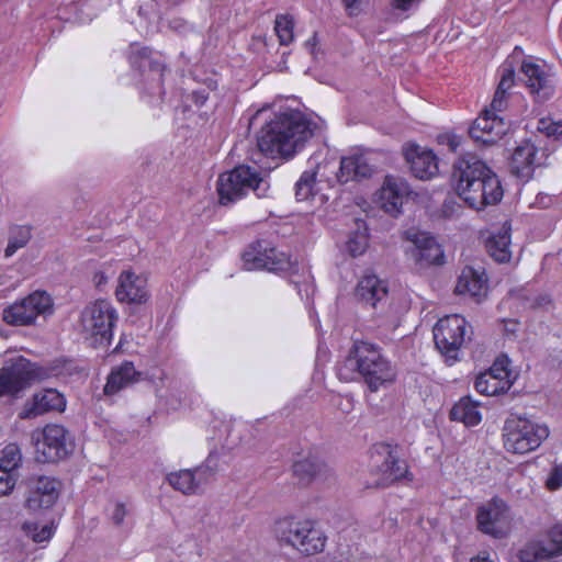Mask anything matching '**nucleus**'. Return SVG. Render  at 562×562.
<instances>
[{
  "instance_id": "28",
  "label": "nucleus",
  "mask_w": 562,
  "mask_h": 562,
  "mask_svg": "<svg viewBox=\"0 0 562 562\" xmlns=\"http://www.w3.org/2000/svg\"><path fill=\"white\" fill-rule=\"evenodd\" d=\"M373 169L364 156L352 155L341 158L337 178L339 182L347 183L370 178Z\"/></svg>"
},
{
  "instance_id": "20",
  "label": "nucleus",
  "mask_w": 562,
  "mask_h": 562,
  "mask_svg": "<svg viewBox=\"0 0 562 562\" xmlns=\"http://www.w3.org/2000/svg\"><path fill=\"white\" fill-rule=\"evenodd\" d=\"M409 193V186L404 179L387 176L379 194L381 207L386 213L396 216L402 212V206Z\"/></svg>"
},
{
  "instance_id": "14",
  "label": "nucleus",
  "mask_w": 562,
  "mask_h": 562,
  "mask_svg": "<svg viewBox=\"0 0 562 562\" xmlns=\"http://www.w3.org/2000/svg\"><path fill=\"white\" fill-rule=\"evenodd\" d=\"M52 307L50 296L45 292L35 291L4 308L3 321L13 326L31 325L37 316L52 313Z\"/></svg>"
},
{
  "instance_id": "41",
  "label": "nucleus",
  "mask_w": 562,
  "mask_h": 562,
  "mask_svg": "<svg viewBox=\"0 0 562 562\" xmlns=\"http://www.w3.org/2000/svg\"><path fill=\"white\" fill-rule=\"evenodd\" d=\"M368 247V236L366 234H356L347 241V249L352 257L362 255Z\"/></svg>"
},
{
  "instance_id": "24",
  "label": "nucleus",
  "mask_w": 562,
  "mask_h": 562,
  "mask_svg": "<svg viewBox=\"0 0 562 562\" xmlns=\"http://www.w3.org/2000/svg\"><path fill=\"white\" fill-rule=\"evenodd\" d=\"M213 472L206 467L191 470H180L167 475V481L177 491L183 494H195L210 482Z\"/></svg>"
},
{
  "instance_id": "17",
  "label": "nucleus",
  "mask_w": 562,
  "mask_h": 562,
  "mask_svg": "<svg viewBox=\"0 0 562 562\" xmlns=\"http://www.w3.org/2000/svg\"><path fill=\"white\" fill-rule=\"evenodd\" d=\"M546 159L544 149L537 147L530 140H525L510 155L509 168L515 176L529 179L535 168L544 165Z\"/></svg>"
},
{
  "instance_id": "40",
  "label": "nucleus",
  "mask_w": 562,
  "mask_h": 562,
  "mask_svg": "<svg viewBox=\"0 0 562 562\" xmlns=\"http://www.w3.org/2000/svg\"><path fill=\"white\" fill-rule=\"evenodd\" d=\"M537 130L549 137L562 136V121H553L548 117L540 119L537 124Z\"/></svg>"
},
{
  "instance_id": "30",
  "label": "nucleus",
  "mask_w": 562,
  "mask_h": 562,
  "mask_svg": "<svg viewBox=\"0 0 562 562\" xmlns=\"http://www.w3.org/2000/svg\"><path fill=\"white\" fill-rule=\"evenodd\" d=\"M469 135L477 147L492 145V104L485 105L469 127Z\"/></svg>"
},
{
  "instance_id": "44",
  "label": "nucleus",
  "mask_w": 562,
  "mask_h": 562,
  "mask_svg": "<svg viewBox=\"0 0 562 562\" xmlns=\"http://www.w3.org/2000/svg\"><path fill=\"white\" fill-rule=\"evenodd\" d=\"M15 476L13 472L0 470V496H5L13 490Z\"/></svg>"
},
{
  "instance_id": "19",
  "label": "nucleus",
  "mask_w": 562,
  "mask_h": 562,
  "mask_svg": "<svg viewBox=\"0 0 562 562\" xmlns=\"http://www.w3.org/2000/svg\"><path fill=\"white\" fill-rule=\"evenodd\" d=\"M115 296L119 302L128 304H143L149 299L147 280L131 270L120 273Z\"/></svg>"
},
{
  "instance_id": "34",
  "label": "nucleus",
  "mask_w": 562,
  "mask_h": 562,
  "mask_svg": "<svg viewBox=\"0 0 562 562\" xmlns=\"http://www.w3.org/2000/svg\"><path fill=\"white\" fill-rule=\"evenodd\" d=\"M32 237V227L27 225H15L10 228L9 243L4 249L7 258L13 256L18 249L27 245Z\"/></svg>"
},
{
  "instance_id": "1",
  "label": "nucleus",
  "mask_w": 562,
  "mask_h": 562,
  "mask_svg": "<svg viewBox=\"0 0 562 562\" xmlns=\"http://www.w3.org/2000/svg\"><path fill=\"white\" fill-rule=\"evenodd\" d=\"M314 127L299 111L281 113L260 130L258 148L271 158H291L313 136Z\"/></svg>"
},
{
  "instance_id": "38",
  "label": "nucleus",
  "mask_w": 562,
  "mask_h": 562,
  "mask_svg": "<svg viewBox=\"0 0 562 562\" xmlns=\"http://www.w3.org/2000/svg\"><path fill=\"white\" fill-rule=\"evenodd\" d=\"M321 470L318 462L310 459L299 460L293 464V472L302 482H310Z\"/></svg>"
},
{
  "instance_id": "46",
  "label": "nucleus",
  "mask_w": 562,
  "mask_h": 562,
  "mask_svg": "<svg viewBox=\"0 0 562 562\" xmlns=\"http://www.w3.org/2000/svg\"><path fill=\"white\" fill-rule=\"evenodd\" d=\"M487 375L492 376V367L480 373L474 381V389L483 395H490L487 392L490 387V380L486 378Z\"/></svg>"
},
{
  "instance_id": "36",
  "label": "nucleus",
  "mask_w": 562,
  "mask_h": 562,
  "mask_svg": "<svg viewBox=\"0 0 562 562\" xmlns=\"http://www.w3.org/2000/svg\"><path fill=\"white\" fill-rule=\"evenodd\" d=\"M293 18L286 14L277 15L274 31L281 45H289L293 41Z\"/></svg>"
},
{
  "instance_id": "16",
  "label": "nucleus",
  "mask_w": 562,
  "mask_h": 562,
  "mask_svg": "<svg viewBox=\"0 0 562 562\" xmlns=\"http://www.w3.org/2000/svg\"><path fill=\"white\" fill-rule=\"evenodd\" d=\"M371 459L373 465L376 467L381 473V477L374 482L376 486L401 480L408 473L406 461L400 459L387 443L376 446Z\"/></svg>"
},
{
  "instance_id": "9",
  "label": "nucleus",
  "mask_w": 562,
  "mask_h": 562,
  "mask_svg": "<svg viewBox=\"0 0 562 562\" xmlns=\"http://www.w3.org/2000/svg\"><path fill=\"white\" fill-rule=\"evenodd\" d=\"M465 331L467 321L459 314L447 315L434 326L432 335L436 348L449 366L459 360V351L464 344Z\"/></svg>"
},
{
  "instance_id": "51",
  "label": "nucleus",
  "mask_w": 562,
  "mask_h": 562,
  "mask_svg": "<svg viewBox=\"0 0 562 562\" xmlns=\"http://www.w3.org/2000/svg\"><path fill=\"white\" fill-rule=\"evenodd\" d=\"M420 0H393L395 9L406 11L417 4Z\"/></svg>"
},
{
  "instance_id": "59",
  "label": "nucleus",
  "mask_w": 562,
  "mask_h": 562,
  "mask_svg": "<svg viewBox=\"0 0 562 562\" xmlns=\"http://www.w3.org/2000/svg\"><path fill=\"white\" fill-rule=\"evenodd\" d=\"M490 243H492V236H488V237H486V239H485V244H486V247H487V248L490 247Z\"/></svg>"
},
{
  "instance_id": "7",
  "label": "nucleus",
  "mask_w": 562,
  "mask_h": 562,
  "mask_svg": "<svg viewBox=\"0 0 562 562\" xmlns=\"http://www.w3.org/2000/svg\"><path fill=\"white\" fill-rule=\"evenodd\" d=\"M549 434L546 425L510 414L504 423L502 438L506 451L525 454L537 450Z\"/></svg>"
},
{
  "instance_id": "56",
  "label": "nucleus",
  "mask_w": 562,
  "mask_h": 562,
  "mask_svg": "<svg viewBox=\"0 0 562 562\" xmlns=\"http://www.w3.org/2000/svg\"><path fill=\"white\" fill-rule=\"evenodd\" d=\"M350 14H353V7L357 4L359 0H342Z\"/></svg>"
},
{
  "instance_id": "8",
  "label": "nucleus",
  "mask_w": 562,
  "mask_h": 562,
  "mask_svg": "<svg viewBox=\"0 0 562 562\" xmlns=\"http://www.w3.org/2000/svg\"><path fill=\"white\" fill-rule=\"evenodd\" d=\"M117 319L119 314L111 302L97 300L88 304L81 312V331L85 338L92 339L94 345L109 346Z\"/></svg>"
},
{
  "instance_id": "26",
  "label": "nucleus",
  "mask_w": 562,
  "mask_h": 562,
  "mask_svg": "<svg viewBox=\"0 0 562 562\" xmlns=\"http://www.w3.org/2000/svg\"><path fill=\"white\" fill-rule=\"evenodd\" d=\"M142 373L135 370L133 362L124 361L112 369L104 385V393L113 395L121 390L138 382Z\"/></svg>"
},
{
  "instance_id": "52",
  "label": "nucleus",
  "mask_w": 562,
  "mask_h": 562,
  "mask_svg": "<svg viewBox=\"0 0 562 562\" xmlns=\"http://www.w3.org/2000/svg\"><path fill=\"white\" fill-rule=\"evenodd\" d=\"M447 139H448L447 144L452 151H457V149L461 146L462 137L459 135H456V134L448 135Z\"/></svg>"
},
{
  "instance_id": "37",
  "label": "nucleus",
  "mask_w": 562,
  "mask_h": 562,
  "mask_svg": "<svg viewBox=\"0 0 562 562\" xmlns=\"http://www.w3.org/2000/svg\"><path fill=\"white\" fill-rule=\"evenodd\" d=\"M316 182L315 171H304L295 183V198L297 201H305L313 195Z\"/></svg>"
},
{
  "instance_id": "25",
  "label": "nucleus",
  "mask_w": 562,
  "mask_h": 562,
  "mask_svg": "<svg viewBox=\"0 0 562 562\" xmlns=\"http://www.w3.org/2000/svg\"><path fill=\"white\" fill-rule=\"evenodd\" d=\"M387 292L385 281L375 274L363 276L356 288L358 300L374 308L386 299Z\"/></svg>"
},
{
  "instance_id": "23",
  "label": "nucleus",
  "mask_w": 562,
  "mask_h": 562,
  "mask_svg": "<svg viewBox=\"0 0 562 562\" xmlns=\"http://www.w3.org/2000/svg\"><path fill=\"white\" fill-rule=\"evenodd\" d=\"M487 274L482 266H467L459 276L456 292L458 294H469L476 302H481L487 294Z\"/></svg>"
},
{
  "instance_id": "5",
  "label": "nucleus",
  "mask_w": 562,
  "mask_h": 562,
  "mask_svg": "<svg viewBox=\"0 0 562 562\" xmlns=\"http://www.w3.org/2000/svg\"><path fill=\"white\" fill-rule=\"evenodd\" d=\"M490 169L472 154L460 157L453 164L452 180L458 194L469 206L481 210L490 204L486 191Z\"/></svg>"
},
{
  "instance_id": "18",
  "label": "nucleus",
  "mask_w": 562,
  "mask_h": 562,
  "mask_svg": "<svg viewBox=\"0 0 562 562\" xmlns=\"http://www.w3.org/2000/svg\"><path fill=\"white\" fill-rule=\"evenodd\" d=\"M66 398L63 393L56 389H44L32 395L25 402L19 417L31 419L42 416L49 412H64L66 408Z\"/></svg>"
},
{
  "instance_id": "21",
  "label": "nucleus",
  "mask_w": 562,
  "mask_h": 562,
  "mask_svg": "<svg viewBox=\"0 0 562 562\" xmlns=\"http://www.w3.org/2000/svg\"><path fill=\"white\" fill-rule=\"evenodd\" d=\"M406 238L414 244L412 255L416 261L425 265L443 263V250L437 240L428 233L407 231Z\"/></svg>"
},
{
  "instance_id": "47",
  "label": "nucleus",
  "mask_w": 562,
  "mask_h": 562,
  "mask_svg": "<svg viewBox=\"0 0 562 562\" xmlns=\"http://www.w3.org/2000/svg\"><path fill=\"white\" fill-rule=\"evenodd\" d=\"M209 90L206 88H201L192 91L188 99H190L198 108H201L205 104L209 99Z\"/></svg>"
},
{
  "instance_id": "13",
  "label": "nucleus",
  "mask_w": 562,
  "mask_h": 562,
  "mask_svg": "<svg viewBox=\"0 0 562 562\" xmlns=\"http://www.w3.org/2000/svg\"><path fill=\"white\" fill-rule=\"evenodd\" d=\"M562 555V524L550 527L544 538H532L517 551L518 562H552Z\"/></svg>"
},
{
  "instance_id": "60",
  "label": "nucleus",
  "mask_w": 562,
  "mask_h": 562,
  "mask_svg": "<svg viewBox=\"0 0 562 562\" xmlns=\"http://www.w3.org/2000/svg\"><path fill=\"white\" fill-rule=\"evenodd\" d=\"M339 376L344 378V379H347V375H345V373H344V368L339 369Z\"/></svg>"
},
{
  "instance_id": "43",
  "label": "nucleus",
  "mask_w": 562,
  "mask_h": 562,
  "mask_svg": "<svg viewBox=\"0 0 562 562\" xmlns=\"http://www.w3.org/2000/svg\"><path fill=\"white\" fill-rule=\"evenodd\" d=\"M477 528L486 533L492 535V512L487 506H481L476 513Z\"/></svg>"
},
{
  "instance_id": "29",
  "label": "nucleus",
  "mask_w": 562,
  "mask_h": 562,
  "mask_svg": "<svg viewBox=\"0 0 562 562\" xmlns=\"http://www.w3.org/2000/svg\"><path fill=\"white\" fill-rule=\"evenodd\" d=\"M132 55L130 57L131 63L135 65L137 63L136 56L140 58L139 68H146L148 67L149 76H151V79L157 82V86L150 91L151 94H162V77L164 72L166 70V66L158 61V60H151L149 58V48L148 47H136L135 45H132Z\"/></svg>"
},
{
  "instance_id": "27",
  "label": "nucleus",
  "mask_w": 562,
  "mask_h": 562,
  "mask_svg": "<svg viewBox=\"0 0 562 562\" xmlns=\"http://www.w3.org/2000/svg\"><path fill=\"white\" fill-rule=\"evenodd\" d=\"M518 378L519 370L506 355L494 359V396L507 394Z\"/></svg>"
},
{
  "instance_id": "50",
  "label": "nucleus",
  "mask_w": 562,
  "mask_h": 562,
  "mask_svg": "<svg viewBox=\"0 0 562 562\" xmlns=\"http://www.w3.org/2000/svg\"><path fill=\"white\" fill-rule=\"evenodd\" d=\"M169 27L176 32L183 33L189 30V23L181 18H175L169 21Z\"/></svg>"
},
{
  "instance_id": "53",
  "label": "nucleus",
  "mask_w": 562,
  "mask_h": 562,
  "mask_svg": "<svg viewBox=\"0 0 562 562\" xmlns=\"http://www.w3.org/2000/svg\"><path fill=\"white\" fill-rule=\"evenodd\" d=\"M518 324L515 321H508L504 323L505 331L509 335H514L517 331Z\"/></svg>"
},
{
  "instance_id": "3",
  "label": "nucleus",
  "mask_w": 562,
  "mask_h": 562,
  "mask_svg": "<svg viewBox=\"0 0 562 562\" xmlns=\"http://www.w3.org/2000/svg\"><path fill=\"white\" fill-rule=\"evenodd\" d=\"M518 66L530 90L538 94L542 92V97H547V74L539 64L533 63L531 59H526L522 49L516 46L499 67L501 80L497 89L494 91V111L507 109L512 101L520 99L519 95L510 92L515 85V69Z\"/></svg>"
},
{
  "instance_id": "22",
  "label": "nucleus",
  "mask_w": 562,
  "mask_h": 562,
  "mask_svg": "<svg viewBox=\"0 0 562 562\" xmlns=\"http://www.w3.org/2000/svg\"><path fill=\"white\" fill-rule=\"evenodd\" d=\"M404 156L416 178L428 180L438 173V159L432 150L409 145L405 148Z\"/></svg>"
},
{
  "instance_id": "48",
  "label": "nucleus",
  "mask_w": 562,
  "mask_h": 562,
  "mask_svg": "<svg viewBox=\"0 0 562 562\" xmlns=\"http://www.w3.org/2000/svg\"><path fill=\"white\" fill-rule=\"evenodd\" d=\"M113 273H109L106 270H99L93 274V283L95 288L100 291L104 289V286L109 283Z\"/></svg>"
},
{
  "instance_id": "2",
  "label": "nucleus",
  "mask_w": 562,
  "mask_h": 562,
  "mask_svg": "<svg viewBox=\"0 0 562 562\" xmlns=\"http://www.w3.org/2000/svg\"><path fill=\"white\" fill-rule=\"evenodd\" d=\"M345 367L357 372L372 393L392 385L397 375L395 366L383 355L381 347L366 340L353 342Z\"/></svg>"
},
{
  "instance_id": "39",
  "label": "nucleus",
  "mask_w": 562,
  "mask_h": 562,
  "mask_svg": "<svg viewBox=\"0 0 562 562\" xmlns=\"http://www.w3.org/2000/svg\"><path fill=\"white\" fill-rule=\"evenodd\" d=\"M21 462V453L15 445L7 446L0 456V470L13 472Z\"/></svg>"
},
{
  "instance_id": "11",
  "label": "nucleus",
  "mask_w": 562,
  "mask_h": 562,
  "mask_svg": "<svg viewBox=\"0 0 562 562\" xmlns=\"http://www.w3.org/2000/svg\"><path fill=\"white\" fill-rule=\"evenodd\" d=\"M35 447L38 461L57 462L72 452L75 441L63 425L48 424L37 435Z\"/></svg>"
},
{
  "instance_id": "15",
  "label": "nucleus",
  "mask_w": 562,
  "mask_h": 562,
  "mask_svg": "<svg viewBox=\"0 0 562 562\" xmlns=\"http://www.w3.org/2000/svg\"><path fill=\"white\" fill-rule=\"evenodd\" d=\"M25 507L29 510L50 508L59 497L60 481L47 475H32L26 482Z\"/></svg>"
},
{
  "instance_id": "32",
  "label": "nucleus",
  "mask_w": 562,
  "mask_h": 562,
  "mask_svg": "<svg viewBox=\"0 0 562 562\" xmlns=\"http://www.w3.org/2000/svg\"><path fill=\"white\" fill-rule=\"evenodd\" d=\"M513 526V517L507 505L494 498V538L508 536Z\"/></svg>"
},
{
  "instance_id": "35",
  "label": "nucleus",
  "mask_w": 562,
  "mask_h": 562,
  "mask_svg": "<svg viewBox=\"0 0 562 562\" xmlns=\"http://www.w3.org/2000/svg\"><path fill=\"white\" fill-rule=\"evenodd\" d=\"M514 102L515 101L510 102L507 110L510 109ZM503 111H506V109L494 111V135H496L501 142H503L501 146H507L510 144L513 138L515 126L508 115L499 116L496 114V112Z\"/></svg>"
},
{
  "instance_id": "58",
  "label": "nucleus",
  "mask_w": 562,
  "mask_h": 562,
  "mask_svg": "<svg viewBox=\"0 0 562 562\" xmlns=\"http://www.w3.org/2000/svg\"><path fill=\"white\" fill-rule=\"evenodd\" d=\"M316 43V36L314 35L312 38L307 40L305 45L313 47Z\"/></svg>"
},
{
  "instance_id": "10",
  "label": "nucleus",
  "mask_w": 562,
  "mask_h": 562,
  "mask_svg": "<svg viewBox=\"0 0 562 562\" xmlns=\"http://www.w3.org/2000/svg\"><path fill=\"white\" fill-rule=\"evenodd\" d=\"M245 270H267L271 272L286 271L291 268V257L278 250L267 240H256L249 244L241 254Z\"/></svg>"
},
{
  "instance_id": "4",
  "label": "nucleus",
  "mask_w": 562,
  "mask_h": 562,
  "mask_svg": "<svg viewBox=\"0 0 562 562\" xmlns=\"http://www.w3.org/2000/svg\"><path fill=\"white\" fill-rule=\"evenodd\" d=\"M273 536L280 549L306 557L323 552L327 543V536L317 521L296 516L278 519Z\"/></svg>"
},
{
  "instance_id": "49",
  "label": "nucleus",
  "mask_w": 562,
  "mask_h": 562,
  "mask_svg": "<svg viewBox=\"0 0 562 562\" xmlns=\"http://www.w3.org/2000/svg\"><path fill=\"white\" fill-rule=\"evenodd\" d=\"M54 533L53 527L48 525L42 526V528L33 535L35 542H44L52 538Z\"/></svg>"
},
{
  "instance_id": "33",
  "label": "nucleus",
  "mask_w": 562,
  "mask_h": 562,
  "mask_svg": "<svg viewBox=\"0 0 562 562\" xmlns=\"http://www.w3.org/2000/svg\"><path fill=\"white\" fill-rule=\"evenodd\" d=\"M510 231L512 226L506 221L498 233L494 234V261L504 263L508 262L512 258L510 251Z\"/></svg>"
},
{
  "instance_id": "42",
  "label": "nucleus",
  "mask_w": 562,
  "mask_h": 562,
  "mask_svg": "<svg viewBox=\"0 0 562 562\" xmlns=\"http://www.w3.org/2000/svg\"><path fill=\"white\" fill-rule=\"evenodd\" d=\"M544 486L548 491L554 492L562 487V463L554 464L549 471Z\"/></svg>"
},
{
  "instance_id": "45",
  "label": "nucleus",
  "mask_w": 562,
  "mask_h": 562,
  "mask_svg": "<svg viewBox=\"0 0 562 562\" xmlns=\"http://www.w3.org/2000/svg\"><path fill=\"white\" fill-rule=\"evenodd\" d=\"M130 508L126 506V504L122 502H116L113 505V509L110 513L111 521L115 526H121L124 521V518L128 515Z\"/></svg>"
},
{
  "instance_id": "12",
  "label": "nucleus",
  "mask_w": 562,
  "mask_h": 562,
  "mask_svg": "<svg viewBox=\"0 0 562 562\" xmlns=\"http://www.w3.org/2000/svg\"><path fill=\"white\" fill-rule=\"evenodd\" d=\"M42 378V369L23 357L5 361L0 369V396H16Z\"/></svg>"
},
{
  "instance_id": "55",
  "label": "nucleus",
  "mask_w": 562,
  "mask_h": 562,
  "mask_svg": "<svg viewBox=\"0 0 562 562\" xmlns=\"http://www.w3.org/2000/svg\"><path fill=\"white\" fill-rule=\"evenodd\" d=\"M352 562H387V561H380L373 557L370 555H360Z\"/></svg>"
},
{
  "instance_id": "6",
  "label": "nucleus",
  "mask_w": 562,
  "mask_h": 562,
  "mask_svg": "<svg viewBox=\"0 0 562 562\" xmlns=\"http://www.w3.org/2000/svg\"><path fill=\"white\" fill-rule=\"evenodd\" d=\"M269 181L259 171L249 166H238L218 177L217 193L220 203L227 205L254 192L259 199L268 196Z\"/></svg>"
},
{
  "instance_id": "54",
  "label": "nucleus",
  "mask_w": 562,
  "mask_h": 562,
  "mask_svg": "<svg viewBox=\"0 0 562 562\" xmlns=\"http://www.w3.org/2000/svg\"><path fill=\"white\" fill-rule=\"evenodd\" d=\"M503 190L499 184V182H496V186H494V204L498 203L503 199Z\"/></svg>"
},
{
  "instance_id": "31",
  "label": "nucleus",
  "mask_w": 562,
  "mask_h": 562,
  "mask_svg": "<svg viewBox=\"0 0 562 562\" xmlns=\"http://www.w3.org/2000/svg\"><path fill=\"white\" fill-rule=\"evenodd\" d=\"M479 406L480 404L474 402L471 396H463L452 406L450 419L463 423L468 427L476 426L482 420Z\"/></svg>"
},
{
  "instance_id": "57",
  "label": "nucleus",
  "mask_w": 562,
  "mask_h": 562,
  "mask_svg": "<svg viewBox=\"0 0 562 562\" xmlns=\"http://www.w3.org/2000/svg\"><path fill=\"white\" fill-rule=\"evenodd\" d=\"M472 562H490L487 553H485L483 557L477 555L476 558L472 559Z\"/></svg>"
}]
</instances>
